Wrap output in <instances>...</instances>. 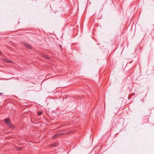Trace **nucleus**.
Returning a JSON list of instances; mask_svg holds the SVG:
<instances>
[{"mask_svg": "<svg viewBox=\"0 0 154 154\" xmlns=\"http://www.w3.org/2000/svg\"><path fill=\"white\" fill-rule=\"evenodd\" d=\"M5 122L6 123L8 127L11 128H13L12 124L10 121V120L8 118H6L5 119Z\"/></svg>", "mask_w": 154, "mask_h": 154, "instance_id": "obj_1", "label": "nucleus"}, {"mask_svg": "<svg viewBox=\"0 0 154 154\" xmlns=\"http://www.w3.org/2000/svg\"><path fill=\"white\" fill-rule=\"evenodd\" d=\"M70 132H68V133H64L63 132H61V133H57L56 134L54 135V136L53 137V138L54 139L56 137H57L60 135H63V134H69V133H70Z\"/></svg>", "mask_w": 154, "mask_h": 154, "instance_id": "obj_2", "label": "nucleus"}, {"mask_svg": "<svg viewBox=\"0 0 154 154\" xmlns=\"http://www.w3.org/2000/svg\"><path fill=\"white\" fill-rule=\"evenodd\" d=\"M23 45L24 46L27 48L29 49H32V47L29 44L24 43Z\"/></svg>", "mask_w": 154, "mask_h": 154, "instance_id": "obj_3", "label": "nucleus"}, {"mask_svg": "<svg viewBox=\"0 0 154 154\" xmlns=\"http://www.w3.org/2000/svg\"><path fill=\"white\" fill-rule=\"evenodd\" d=\"M3 60L5 62L7 63H12V61L7 59H5Z\"/></svg>", "mask_w": 154, "mask_h": 154, "instance_id": "obj_4", "label": "nucleus"}, {"mask_svg": "<svg viewBox=\"0 0 154 154\" xmlns=\"http://www.w3.org/2000/svg\"><path fill=\"white\" fill-rule=\"evenodd\" d=\"M58 145V143H53L51 144V146L52 147H54L57 146Z\"/></svg>", "mask_w": 154, "mask_h": 154, "instance_id": "obj_5", "label": "nucleus"}, {"mask_svg": "<svg viewBox=\"0 0 154 154\" xmlns=\"http://www.w3.org/2000/svg\"><path fill=\"white\" fill-rule=\"evenodd\" d=\"M43 57L45 58V59H49V57L48 56H47L46 55H43Z\"/></svg>", "mask_w": 154, "mask_h": 154, "instance_id": "obj_6", "label": "nucleus"}, {"mask_svg": "<svg viewBox=\"0 0 154 154\" xmlns=\"http://www.w3.org/2000/svg\"><path fill=\"white\" fill-rule=\"evenodd\" d=\"M42 114V112L41 111H39L38 113V116L41 115Z\"/></svg>", "mask_w": 154, "mask_h": 154, "instance_id": "obj_7", "label": "nucleus"}, {"mask_svg": "<svg viewBox=\"0 0 154 154\" xmlns=\"http://www.w3.org/2000/svg\"><path fill=\"white\" fill-rule=\"evenodd\" d=\"M17 149L18 151L20 150L21 149L20 147H17Z\"/></svg>", "mask_w": 154, "mask_h": 154, "instance_id": "obj_8", "label": "nucleus"}, {"mask_svg": "<svg viewBox=\"0 0 154 154\" xmlns=\"http://www.w3.org/2000/svg\"><path fill=\"white\" fill-rule=\"evenodd\" d=\"M0 54H1L2 56H3V54L0 51Z\"/></svg>", "mask_w": 154, "mask_h": 154, "instance_id": "obj_9", "label": "nucleus"}, {"mask_svg": "<svg viewBox=\"0 0 154 154\" xmlns=\"http://www.w3.org/2000/svg\"><path fill=\"white\" fill-rule=\"evenodd\" d=\"M3 94V93H0V96L1 95H2Z\"/></svg>", "mask_w": 154, "mask_h": 154, "instance_id": "obj_10", "label": "nucleus"}]
</instances>
